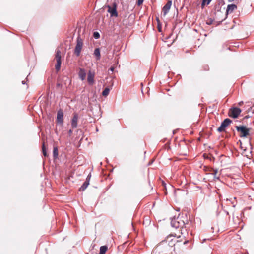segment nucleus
Segmentation results:
<instances>
[{
	"instance_id": "obj_40",
	"label": "nucleus",
	"mask_w": 254,
	"mask_h": 254,
	"mask_svg": "<svg viewBox=\"0 0 254 254\" xmlns=\"http://www.w3.org/2000/svg\"><path fill=\"white\" fill-rule=\"evenodd\" d=\"M156 20H157V23H158V21H159V22H160V21L159 20V18H158V17H156Z\"/></svg>"
},
{
	"instance_id": "obj_36",
	"label": "nucleus",
	"mask_w": 254,
	"mask_h": 254,
	"mask_svg": "<svg viewBox=\"0 0 254 254\" xmlns=\"http://www.w3.org/2000/svg\"><path fill=\"white\" fill-rule=\"evenodd\" d=\"M134 16H135L134 15H132V14H130V15H129V18H131L133 19V18H134Z\"/></svg>"
},
{
	"instance_id": "obj_4",
	"label": "nucleus",
	"mask_w": 254,
	"mask_h": 254,
	"mask_svg": "<svg viewBox=\"0 0 254 254\" xmlns=\"http://www.w3.org/2000/svg\"><path fill=\"white\" fill-rule=\"evenodd\" d=\"M242 110L238 107H232L230 108L228 112V116L232 118L236 119L238 117Z\"/></svg>"
},
{
	"instance_id": "obj_3",
	"label": "nucleus",
	"mask_w": 254,
	"mask_h": 254,
	"mask_svg": "<svg viewBox=\"0 0 254 254\" xmlns=\"http://www.w3.org/2000/svg\"><path fill=\"white\" fill-rule=\"evenodd\" d=\"M83 45V40L81 38L80 35H79L76 39V45L74 51V53L77 57L80 56Z\"/></svg>"
},
{
	"instance_id": "obj_37",
	"label": "nucleus",
	"mask_w": 254,
	"mask_h": 254,
	"mask_svg": "<svg viewBox=\"0 0 254 254\" xmlns=\"http://www.w3.org/2000/svg\"><path fill=\"white\" fill-rule=\"evenodd\" d=\"M77 132L78 133V132H79V133H82V130H81V129H78V130H77Z\"/></svg>"
},
{
	"instance_id": "obj_44",
	"label": "nucleus",
	"mask_w": 254,
	"mask_h": 254,
	"mask_svg": "<svg viewBox=\"0 0 254 254\" xmlns=\"http://www.w3.org/2000/svg\"><path fill=\"white\" fill-rule=\"evenodd\" d=\"M225 212L227 215H229V212L228 211H225Z\"/></svg>"
},
{
	"instance_id": "obj_21",
	"label": "nucleus",
	"mask_w": 254,
	"mask_h": 254,
	"mask_svg": "<svg viewBox=\"0 0 254 254\" xmlns=\"http://www.w3.org/2000/svg\"><path fill=\"white\" fill-rule=\"evenodd\" d=\"M157 28L159 32L162 31V24L161 22L158 21V23H157Z\"/></svg>"
},
{
	"instance_id": "obj_17",
	"label": "nucleus",
	"mask_w": 254,
	"mask_h": 254,
	"mask_svg": "<svg viewBox=\"0 0 254 254\" xmlns=\"http://www.w3.org/2000/svg\"><path fill=\"white\" fill-rule=\"evenodd\" d=\"M108 250V247L106 245L101 246L100 248L99 254H105Z\"/></svg>"
},
{
	"instance_id": "obj_45",
	"label": "nucleus",
	"mask_w": 254,
	"mask_h": 254,
	"mask_svg": "<svg viewBox=\"0 0 254 254\" xmlns=\"http://www.w3.org/2000/svg\"><path fill=\"white\" fill-rule=\"evenodd\" d=\"M176 211H180V208H178V209L176 210Z\"/></svg>"
},
{
	"instance_id": "obj_35",
	"label": "nucleus",
	"mask_w": 254,
	"mask_h": 254,
	"mask_svg": "<svg viewBox=\"0 0 254 254\" xmlns=\"http://www.w3.org/2000/svg\"><path fill=\"white\" fill-rule=\"evenodd\" d=\"M225 19H225V18H224L223 19H222L221 21H220L218 22V23L217 25H220V24H221L222 23V22L224 20H225Z\"/></svg>"
},
{
	"instance_id": "obj_33",
	"label": "nucleus",
	"mask_w": 254,
	"mask_h": 254,
	"mask_svg": "<svg viewBox=\"0 0 254 254\" xmlns=\"http://www.w3.org/2000/svg\"><path fill=\"white\" fill-rule=\"evenodd\" d=\"M216 7V8H217V7H218V8H217V11H221V8H220V7L219 6V5L216 6V7Z\"/></svg>"
},
{
	"instance_id": "obj_28",
	"label": "nucleus",
	"mask_w": 254,
	"mask_h": 254,
	"mask_svg": "<svg viewBox=\"0 0 254 254\" xmlns=\"http://www.w3.org/2000/svg\"><path fill=\"white\" fill-rule=\"evenodd\" d=\"M213 20L212 19H210V20L209 21H207L206 22V24L207 25H211L212 23H213Z\"/></svg>"
},
{
	"instance_id": "obj_47",
	"label": "nucleus",
	"mask_w": 254,
	"mask_h": 254,
	"mask_svg": "<svg viewBox=\"0 0 254 254\" xmlns=\"http://www.w3.org/2000/svg\"><path fill=\"white\" fill-rule=\"evenodd\" d=\"M253 106L254 107V102L253 104Z\"/></svg>"
},
{
	"instance_id": "obj_46",
	"label": "nucleus",
	"mask_w": 254,
	"mask_h": 254,
	"mask_svg": "<svg viewBox=\"0 0 254 254\" xmlns=\"http://www.w3.org/2000/svg\"><path fill=\"white\" fill-rule=\"evenodd\" d=\"M250 140H251V138H250V140H249V143H250V144H251V141H250Z\"/></svg>"
},
{
	"instance_id": "obj_20",
	"label": "nucleus",
	"mask_w": 254,
	"mask_h": 254,
	"mask_svg": "<svg viewBox=\"0 0 254 254\" xmlns=\"http://www.w3.org/2000/svg\"><path fill=\"white\" fill-rule=\"evenodd\" d=\"M93 37L95 39H98L99 38H100V33L97 31H95L93 33Z\"/></svg>"
},
{
	"instance_id": "obj_32",
	"label": "nucleus",
	"mask_w": 254,
	"mask_h": 254,
	"mask_svg": "<svg viewBox=\"0 0 254 254\" xmlns=\"http://www.w3.org/2000/svg\"><path fill=\"white\" fill-rule=\"evenodd\" d=\"M212 170L214 171V175H215L217 172H218V170L217 169H213Z\"/></svg>"
},
{
	"instance_id": "obj_5",
	"label": "nucleus",
	"mask_w": 254,
	"mask_h": 254,
	"mask_svg": "<svg viewBox=\"0 0 254 254\" xmlns=\"http://www.w3.org/2000/svg\"><path fill=\"white\" fill-rule=\"evenodd\" d=\"M232 121L229 118H226L221 123L220 127L217 129V131L222 132L225 131L226 127L231 123Z\"/></svg>"
},
{
	"instance_id": "obj_31",
	"label": "nucleus",
	"mask_w": 254,
	"mask_h": 254,
	"mask_svg": "<svg viewBox=\"0 0 254 254\" xmlns=\"http://www.w3.org/2000/svg\"><path fill=\"white\" fill-rule=\"evenodd\" d=\"M64 78H65V79H66L65 80L66 81H67V80H68V81H69V84H70V83H71V80H70V79H69V78L67 76H64Z\"/></svg>"
},
{
	"instance_id": "obj_48",
	"label": "nucleus",
	"mask_w": 254,
	"mask_h": 254,
	"mask_svg": "<svg viewBox=\"0 0 254 254\" xmlns=\"http://www.w3.org/2000/svg\"><path fill=\"white\" fill-rule=\"evenodd\" d=\"M253 123H254V121H253Z\"/></svg>"
},
{
	"instance_id": "obj_29",
	"label": "nucleus",
	"mask_w": 254,
	"mask_h": 254,
	"mask_svg": "<svg viewBox=\"0 0 254 254\" xmlns=\"http://www.w3.org/2000/svg\"><path fill=\"white\" fill-rule=\"evenodd\" d=\"M56 87L57 88H62V84L60 83H57L56 84Z\"/></svg>"
},
{
	"instance_id": "obj_7",
	"label": "nucleus",
	"mask_w": 254,
	"mask_h": 254,
	"mask_svg": "<svg viewBox=\"0 0 254 254\" xmlns=\"http://www.w3.org/2000/svg\"><path fill=\"white\" fill-rule=\"evenodd\" d=\"M108 12L110 13L111 17H117L118 13L117 10V5L114 3L113 7L108 6Z\"/></svg>"
},
{
	"instance_id": "obj_26",
	"label": "nucleus",
	"mask_w": 254,
	"mask_h": 254,
	"mask_svg": "<svg viewBox=\"0 0 254 254\" xmlns=\"http://www.w3.org/2000/svg\"><path fill=\"white\" fill-rule=\"evenodd\" d=\"M167 241L166 240H165H165H162V241H161V242L160 243V244H159V245L157 246V247H158H158H159L161 245H162V244H164V243H166H166H167Z\"/></svg>"
},
{
	"instance_id": "obj_38",
	"label": "nucleus",
	"mask_w": 254,
	"mask_h": 254,
	"mask_svg": "<svg viewBox=\"0 0 254 254\" xmlns=\"http://www.w3.org/2000/svg\"><path fill=\"white\" fill-rule=\"evenodd\" d=\"M243 104V101H241L239 103V106H241L242 104Z\"/></svg>"
},
{
	"instance_id": "obj_12",
	"label": "nucleus",
	"mask_w": 254,
	"mask_h": 254,
	"mask_svg": "<svg viewBox=\"0 0 254 254\" xmlns=\"http://www.w3.org/2000/svg\"><path fill=\"white\" fill-rule=\"evenodd\" d=\"M95 76V72H92L91 71H89L87 75V81L88 82L89 84L93 85L94 82V78Z\"/></svg>"
},
{
	"instance_id": "obj_16",
	"label": "nucleus",
	"mask_w": 254,
	"mask_h": 254,
	"mask_svg": "<svg viewBox=\"0 0 254 254\" xmlns=\"http://www.w3.org/2000/svg\"><path fill=\"white\" fill-rule=\"evenodd\" d=\"M53 155L54 159H57L58 157V149L57 146L53 148Z\"/></svg>"
},
{
	"instance_id": "obj_27",
	"label": "nucleus",
	"mask_w": 254,
	"mask_h": 254,
	"mask_svg": "<svg viewBox=\"0 0 254 254\" xmlns=\"http://www.w3.org/2000/svg\"><path fill=\"white\" fill-rule=\"evenodd\" d=\"M115 70V67L114 66H111L109 70H108V74H110V71L113 72Z\"/></svg>"
},
{
	"instance_id": "obj_39",
	"label": "nucleus",
	"mask_w": 254,
	"mask_h": 254,
	"mask_svg": "<svg viewBox=\"0 0 254 254\" xmlns=\"http://www.w3.org/2000/svg\"><path fill=\"white\" fill-rule=\"evenodd\" d=\"M26 83V81H25V80H23L22 81V84L24 85Z\"/></svg>"
},
{
	"instance_id": "obj_24",
	"label": "nucleus",
	"mask_w": 254,
	"mask_h": 254,
	"mask_svg": "<svg viewBox=\"0 0 254 254\" xmlns=\"http://www.w3.org/2000/svg\"><path fill=\"white\" fill-rule=\"evenodd\" d=\"M143 1H144V0H137V1L136 2V4L138 6H140L143 3Z\"/></svg>"
},
{
	"instance_id": "obj_19",
	"label": "nucleus",
	"mask_w": 254,
	"mask_h": 254,
	"mask_svg": "<svg viewBox=\"0 0 254 254\" xmlns=\"http://www.w3.org/2000/svg\"><path fill=\"white\" fill-rule=\"evenodd\" d=\"M42 153H43V155L45 157H47L48 154L47 153V149H46V147L44 143H43V145H42Z\"/></svg>"
},
{
	"instance_id": "obj_11",
	"label": "nucleus",
	"mask_w": 254,
	"mask_h": 254,
	"mask_svg": "<svg viewBox=\"0 0 254 254\" xmlns=\"http://www.w3.org/2000/svg\"><path fill=\"white\" fill-rule=\"evenodd\" d=\"M78 119V114L77 113H74L71 121V126L72 128H75L77 127Z\"/></svg>"
},
{
	"instance_id": "obj_30",
	"label": "nucleus",
	"mask_w": 254,
	"mask_h": 254,
	"mask_svg": "<svg viewBox=\"0 0 254 254\" xmlns=\"http://www.w3.org/2000/svg\"><path fill=\"white\" fill-rule=\"evenodd\" d=\"M72 133V130L71 129H70L68 131V136L69 137H70L71 134Z\"/></svg>"
},
{
	"instance_id": "obj_10",
	"label": "nucleus",
	"mask_w": 254,
	"mask_h": 254,
	"mask_svg": "<svg viewBox=\"0 0 254 254\" xmlns=\"http://www.w3.org/2000/svg\"><path fill=\"white\" fill-rule=\"evenodd\" d=\"M172 0H168L162 8L163 15L165 16L169 12L172 5Z\"/></svg>"
},
{
	"instance_id": "obj_15",
	"label": "nucleus",
	"mask_w": 254,
	"mask_h": 254,
	"mask_svg": "<svg viewBox=\"0 0 254 254\" xmlns=\"http://www.w3.org/2000/svg\"><path fill=\"white\" fill-rule=\"evenodd\" d=\"M89 185V183L85 181L79 189V191H83L87 188Z\"/></svg>"
},
{
	"instance_id": "obj_9",
	"label": "nucleus",
	"mask_w": 254,
	"mask_h": 254,
	"mask_svg": "<svg viewBox=\"0 0 254 254\" xmlns=\"http://www.w3.org/2000/svg\"><path fill=\"white\" fill-rule=\"evenodd\" d=\"M237 6L235 4H228L227 5L226 11L225 19H226L227 18L228 15L229 14V13H231L233 12L234 10L237 9Z\"/></svg>"
},
{
	"instance_id": "obj_43",
	"label": "nucleus",
	"mask_w": 254,
	"mask_h": 254,
	"mask_svg": "<svg viewBox=\"0 0 254 254\" xmlns=\"http://www.w3.org/2000/svg\"><path fill=\"white\" fill-rule=\"evenodd\" d=\"M55 133H56L57 134H58V130H57V128H56V129H55Z\"/></svg>"
},
{
	"instance_id": "obj_34",
	"label": "nucleus",
	"mask_w": 254,
	"mask_h": 254,
	"mask_svg": "<svg viewBox=\"0 0 254 254\" xmlns=\"http://www.w3.org/2000/svg\"><path fill=\"white\" fill-rule=\"evenodd\" d=\"M250 117H251V116H250L249 115L246 116L245 117H244L243 120H245V119H247Z\"/></svg>"
},
{
	"instance_id": "obj_2",
	"label": "nucleus",
	"mask_w": 254,
	"mask_h": 254,
	"mask_svg": "<svg viewBox=\"0 0 254 254\" xmlns=\"http://www.w3.org/2000/svg\"><path fill=\"white\" fill-rule=\"evenodd\" d=\"M236 130L240 133L239 136L241 138H246L250 134V131L251 128H248L245 125L236 126Z\"/></svg>"
},
{
	"instance_id": "obj_14",
	"label": "nucleus",
	"mask_w": 254,
	"mask_h": 254,
	"mask_svg": "<svg viewBox=\"0 0 254 254\" xmlns=\"http://www.w3.org/2000/svg\"><path fill=\"white\" fill-rule=\"evenodd\" d=\"M94 55L96 57L97 60H99L101 59L100 49L99 48H96L95 49Z\"/></svg>"
},
{
	"instance_id": "obj_6",
	"label": "nucleus",
	"mask_w": 254,
	"mask_h": 254,
	"mask_svg": "<svg viewBox=\"0 0 254 254\" xmlns=\"http://www.w3.org/2000/svg\"><path fill=\"white\" fill-rule=\"evenodd\" d=\"M61 52L60 50H57L56 51V53L55 55V58L56 59L57 64L55 65V69L57 71H58L61 68Z\"/></svg>"
},
{
	"instance_id": "obj_18",
	"label": "nucleus",
	"mask_w": 254,
	"mask_h": 254,
	"mask_svg": "<svg viewBox=\"0 0 254 254\" xmlns=\"http://www.w3.org/2000/svg\"><path fill=\"white\" fill-rule=\"evenodd\" d=\"M110 91V88L109 87H106L104 90L102 91V95L103 96H107L109 95Z\"/></svg>"
},
{
	"instance_id": "obj_13",
	"label": "nucleus",
	"mask_w": 254,
	"mask_h": 254,
	"mask_svg": "<svg viewBox=\"0 0 254 254\" xmlns=\"http://www.w3.org/2000/svg\"><path fill=\"white\" fill-rule=\"evenodd\" d=\"M86 73L85 72V70L84 68H79V71L78 72V76L79 78L82 80L83 81L85 79Z\"/></svg>"
},
{
	"instance_id": "obj_1",
	"label": "nucleus",
	"mask_w": 254,
	"mask_h": 254,
	"mask_svg": "<svg viewBox=\"0 0 254 254\" xmlns=\"http://www.w3.org/2000/svg\"><path fill=\"white\" fill-rule=\"evenodd\" d=\"M187 222V214H179V215L176 217H174L172 219L171 221V225L172 227L175 228L176 229L180 228L183 229L185 227L186 222Z\"/></svg>"
},
{
	"instance_id": "obj_41",
	"label": "nucleus",
	"mask_w": 254,
	"mask_h": 254,
	"mask_svg": "<svg viewBox=\"0 0 254 254\" xmlns=\"http://www.w3.org/2000/svg\"><path fill=\"white\" fill-rule=\"evenodd\" d=\"M153 161L152 160V161H151L150 162H149L148 164V166L150 165L152 163H153Z\"/></svg>"
},
{
	"instance_id": "obj_8",
	"label": "nucleus",
	"mask_w": 254,
	"mask_h": 254,
	"mask_svg": "<svg viewBox=\"0 0 254 254\" xmlns=\"http://www.w3.org/2000/svg\"><path fill=\"white\" fill-rule=\"evenodd\" d=\"M63 117L64 113L62 109H60L57 111L56 122L57 124L61 125V126L63 124Z\"/></svg>"
},
{
	"instance_id": "obj_42",
	"label": "nucleus",
	"mask_w": 254,
	"mask_h": 254,
	"mask_svg": "<svg viewBox=\"0 0 254 254\" xmlns=\"http://www.w3.org/2000/svg\"><path fill=\"white\" fill-rule=\"evenodd\" d=\"M229 2H232L234 1V0H228Z\"/></svg>"
},
{
	"instance_id": "obj_23",
	"label": "nucleus",
	"mask_w": 254,
	"mask_h": 254,
	"mask_svg": "<svg viewBox=\"0 0 254 254\" xmlns=\"http://www.w3.org/2000/svg\"><path fill=\"white\" fill-rule=\"evenodd\" d=\"M203 168H204V169H204V170L205 171H206V172H207V171H211V170H212V168H209V167H207V166H204L203 167Z\"/></svg>"
},
{
	"instance_id": "obj_22",
	"label": "nucleus",
	"mask_w": 254,
	"mask_h": 254,
	"mask_svg": "<svg viewBox=\"0 0 254 254\" xmlns=\"http://www.w3.org/2000/svg\"><path fill=\"white\" fill-rule=\"evenodd\" d=\"M91 177V173H90L87 175V177H86V180H85V181L88 182V183H89Z\"/></svg>"
},
{
	"instance_id": "obj_25",
	"label": "nucleus",
	"mask_w": 254,
	"mask_h": 254,
	"mask_svg": "<svg viewBox=\"0 0 254 254\" xmlns=\"http://www.w3.org/2000/svg\"><path fill=\"white\" fill-rule=\"evenodd\" d=\"M207 5L206 3H205V2L202 0V2L201 3V7L202 9L204 8L205 6Z\"/></svg>"
}]
</instances>
